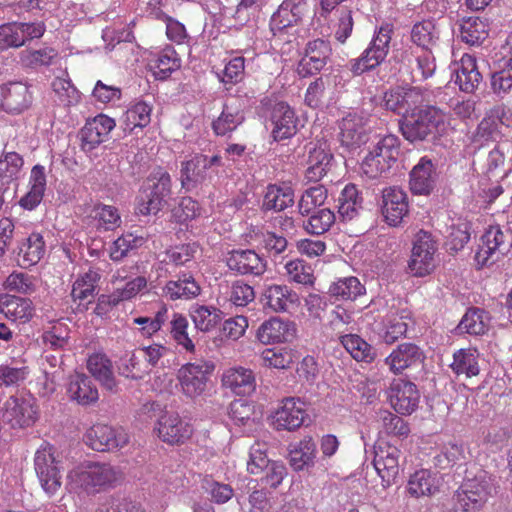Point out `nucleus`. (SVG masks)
Masks as SVG:
<instances>
[{"label":"nucleus","mask_w":512,"mask_h":512,"mask_svg":"<svg viewBox=\"0 0 512 512\" xmlns=\"http://www.w3.org/2000/svg\"><path fill=\"white\" fill-rule=\"evenodd\" d=\"M146 239L143 236L133 233H125L118 237L110 247V258L115 261H121L131 250L143 246Z\"/></svg>","instance_id":"obj_56"},{"label":"nucleus","mask_w":512,"mask_h":512,"mask_svg":"<svg viewBox=\"0 0 512 512\" xmlns=\"http://www.w3.org/2000/svg\"><path fill=\"white\" fill-rule=\"evenodd\" d=\"M493 488L492 477L480 470L473 478L466 477L455 491L454 499L464 512L479 511L488 501Z\"/></svg>","instance_id":"obj_5"},{"label":"nucleus","mask_w":512,"mask_h":512,"mask_svg":"<svg viewBox=\"0 0 512 512\" xmlns=\"http://www.w3.org/2000/svg\"><path fill=\"white\" fill-rule=\"evenodd\" d=\"M152 106L142 100L131 104L122 116L125 131L132 132L135 128H144L151 121Z\"/></svg>","instance_id":"obj_47"},{"label":"nucleus","mask_w":512,"mask_h":512,"mask_svg":"<svg viewBox=\"0 0 512 512\" xmlns=\"http://www.w3.org/2000/svg\"><path fill=\"white\" fill-rule=\"evenodd\" d=\"M191 318L198 330L208 332L221 321V311L212 306L200 305L191 310Z\"/></svg>","instance_id":"obj_54"},{"label":"nucleus","mask_w":512,"mask_h":512,"mask_svg":"<svg viewBox=\"0 0 512 512\" xmlns=\"http://www.w3.org/2000/svg\"><path fill=\"white\" fill-rule=\"evenodd\" d=\"M440 38L439 30L433 20L416 22L411 29V41L423 50H430Z\"/></svg>","instance_id":"obj_48"},{"label":"nucleus","mask_w":512,"mask_h":512,"mask_svg":"<svg viewBox=\"0 0 512 512\" xmlns=\"http://www.w3.org/2000/svg\"><path fill=\"white\" fill-rule=\"evenodd\" d=\"M218 174V170H212L208 166L207 156L197 154L192 159L183 162L181 168L182 182H203Z\"/></svg>","instance_id":"obj_41"},{"label":"nucleus","mask_w":512,"mask_h":512,"mask_svg":"<svg viewBox=\"0 0 512 512\" xmlns=\"http://www.w3.org/2000/svg\"><path fill=\"white\" fill-rule=\"evenodd\" d=\"M158 437L169 445H182L193 435V426L177 413H164L155 427Z\"/></svg>","instance_id":"obj_14"},{"label":"nucleus","mask_w":512,"mask_h":512,"mask_svg":"<svg viewBox=\"0 0 512 512\" xmlns=\"http://www.w3.org/2000/svg\"><path fill=\"white\" fill-rule=\"evenodd\" d=\"M434 165L427 157H422L410 172V189L414 194H429L434 185Z\"/></svg>","instance_id":"obj_37"},{"label":"nucleus","mask_w":512,"mask_h":512,"mask_svg":"<svg viewBox=\"0 0 512 512\" xmlns=\"http://www.w3.org/2000/svg\"><path fill=\"white\" fill-rule=\"evenodd\" d=\"M329 292L332 296L340 300H355L365 292L364 286L356 277L341 278L333 283Z\"/></svg>","instance_id":"obj_55"},{"label":"nucleus","mask_w":512,"mask_h":512,"mask_svg":"<svg viewBox=\"0 0 512 512\" xmlns=\"http://www.w3.org/2000/svg\"><path fill=\"white\" fill-rule=\"evenodd\" d=\"M87 369L105 389L116 392L117 382L114 377L112 362L106 354L96 352L90 355L87 360Z\"/></svg>","instance_id":"obj_34"},{"label":"nucleus","mask_w":512,"mask_h":512,"mask_svg":"<svg viewBox=\"0 0 512 512\" xmlns=\"http://www.w3.org/2000/svg\"><path fill=\"white\" fill-rule=\"evenodd\" d=\"M271 135L275 141L293 137L298 131L299 119L294 109L286 102H277L271 109Z\"/></svg>","instance_id":"obj_20"},{"label":"nucleus","mask_w":512,"mask_h":512,"mask_svg":"<svg viewBox=\"0 0 512 512\" xmlns=\"http://www.w3.org/2000/svg\"><path fill=\"white\" fill-rule=\"evenodd\" d=\"M425 358L424 351L418 345L412 342H403L391 351L384 362L392 374L400 375L408 369L423 364Z\"/></svg>","instance_id":"obj_16"},{"label":"nucleus","mask_w":512,"mask_h":512,"mask_svg":"<svg viewBox=\"0 0 512 512\" xmlns=\"http://www.w3.org/2000/svg\"><path fill=\"white\" fill-rule=\"evenodd\" d=\"M119 374L130 379H143L150 372L138 349L125 352L118 362Z\"/></svg>","instance_id":"obj_43"},{"label":"nucleus","mask_w":512,"mask_h":512,"mask_svg":"<svg viewBox=\"0 0 512 512\" xmlns=\"http://www.w3.org/2000/svg\"><path fill=\"white\" fill-rule=\"evenodd\" d=\"M93 217L98 220L99 228L106 231L114 230L121 224L118 209L111 205L96 204L93 208Z\"/></svg>","instance_id":"obj_62"},{"label":"nucleus","mask_w":512,"mask_h":512,"mask_svg":"<svg viewBox=\"0 0 512 512\" xmlns=\"http://www.w3.org/2000/svg\"><path fill=\"white\" fill-rule=\"evenodd\" d=\"M32 104L29 87L22 82H9L0 85V110L19 115Z\"/></svg>","instance_id":"obj_19"},{"label":"nucleus","mask_w":512,"mask_h":512,"mask_svg":"<svg viewBox=\"0 0 512 512\" xmlns=\"http://www.w3.org/2000/svg\"><path fill=\"white\" fill-rule=\"evenodd\" d=\"M37 415L36 399L30 394L10 396L4 403L3 419L12 428L33 425Z\"/></svg>","instance_id":"obj_10"},{"label":"nucleus","mask_w":512,"mask_h":512,"mask_svg":"<svg viewBox=\"0 0 512 512\" xmlns=\"http://www.w3.org/2000/svg\"><path fill=\"white\" fill-rule=\"evenodd\" d=\"M84 440L95 451H108L124 447L129 437L121 428L97 422L86 431Z\"/></svg>","instance_id":"obj_12"},{"label":"nucleus","mask_w":512,"mask_h":512,"mask_svg":"<svg viewBox=\"0 0 512 512\" xmlns=\"http://www.w3.org/2000/svg\"><path fill=\"white\" fill-rule=\"evenodd\" d=\"M446 121V113L438 107L417 104L402 117L399 128L407 141H423L430 135L443 132Z\"/></svg>","instance_id":"obj_1"},{"label":"nucleus","mask_w":512,"mask_h":512,"mask_svg":"<svg viewBox=\"0 0 512 512\" xmlns=\"http://www.w3.org/2000/svg\"><path fill=\"white\" fill-rule=\"evenodd\" d=\"M284 269L289 282L307 287L314 286L316 278L312 266L303 259L297 258L288 261Z\"/></svg>","instance_id":"obj_50"},{"label":"nucleus","mask_w":512,"mask_h":512,"mask_svg":"<svg viewBox=\"0 0 512 512\" xmlns=\"http://www.w3.org/2000/svg\"><path fill=\"white\" fill-rule=\"evenodd\" d=\"M490 327L488 313L480 308L469 309L462 317L459 328L471 335H484Z\"/></svg>","instance_id":"obj_49"},{"label":"nucleus","mask_w":512,"mask_h":512,"mask_svg":"<svg viewBox=\"0 0 512 512\" xmlns=\"http://www.w3.org/2000/svg\"><path fill=\"white\" fill-rule=\"evenodd\" d=\"M201 292L199 284L191 273H181L177 280H170L163 287V295L172 301L193 299Z\"/></svg>","instance_id":"obj_35"},{"label":"nucleus","mask_w":512,"mask_h":512,"mask_svg":"<svg viewBox=\"0 0 512 512\" xmlns=\"http://www.w3.org/2000/svg\"><path fill=\"white\" fill-rule=\"evenodd\" d=\"M222 384L237 395L250 394L256 388L253 371L242 366L226 369L222 374Z\"/></svg>","instance_id":"obj_31"},{"label":"nucleus","mask_w":512,"mask_h":512,"mask_svg":"<svg viewBox=\"0 0 512 512\" xmlns=\"http://www.w3.org/2000/svg\"><path fill=\"white\" fill-rule=\"evenodd\" d=\"M436 251L437 245L432 236L425 231H420L416 236L409 262V268L415 276L423 277L433 271Z\"/></svg>","instance_id":"obj_13"},{"label":"nucleus","mask_w":512,"mask_h":512,"mask_svg":"<svg viewBox=\"0 0 512 512\" xmlns=\"http://www.w3.org/2000/svg\"><path fill=\"white\" fill-rule=\"evenodd\" d=\"M366 122L364 117L349 113L340 122L341 144L349 149L359 147L366 141Z\"/></svg>","instance_id":"obj_29"},{"label":"nucleus","mask_w":512,"mask_h":512,"mask_svg":"<svg viewBox=\"0 0 512 512\" xmlns=\"http://www.w3.org/2000/svg\"><path fill=\"white\" fill-rule=\"evenodd\" d=\"M36 475L63 470L62 461L57 449L49 442H43L34 455Z\"/></svg>","instance_id":"obj_45"},{"label":"nucleus","mask_w":512,"mask_h":512,"mask_svg":"<svg viewBox=\"0 0 512 512\" xmlns=\"http://www.w3.org/2000/svg\"><path fill=\"white\" fill-rule=\"evenodd\" d=\"M382 215L390 226H398L409 213L407 193L398 187H388L382 191Z\"/></svg>","instance_id":"obj_21"},{"label":"nucleus","mask_w":512,"mask_h":512,"mask_svg":"<svg viewBox=\"0 0 512 512\" xmlns=\"http://www.w3.org/2000/svg\"><path fill=\"white\" fill-rule=\"evenodd\" d=\"M295 332V325L292 322L273 317L259 326L256 336L263 344H273L290 341Z\"/></svg>","instance_id":"obj_26"},{"label":"nucleus","mask_w":512,"mask_h":512,"mask_svg":"<svg viewBox=\"0 0 512 512\" xmlns=\"http://www.w3.org/2000/svg\"><path fill=\"white\" fill-rule=\"evenodd\" d=\"M67 393L71 400L82 406L92 405L99 399L97 387L90 377L83 373L70 376Z\"/></svg>","instance_id":"obj_30"},{"label":"nucleus","mask_w":512,"mask_h":512,"mask_svg":"<svg viewBox=\"0 0 512 512\" xmlns=\"http://www.w3.org/2000/svg\"><path fill=\"white\" fill-rule=\"evenodd\" d=\"M46 31L44 22H9L0 25V50L20 48L27 42L40 39Z\"/></svg>","instance_id":"obj_8"},{"label":"nucleus","mask_w":512,"mask_h":512,"mask_svg":"<svg viewBox=\"0 0 512 512\" xmlns=\"http://www.w3.org/2000/svg\"><path fill=\"white\" fill-rule=\"evenodd\" d=\"M464 459L465 452L463 446L455 442H448L434 456L433 463L436 468L445 470L460 465Z\"/></svg>","instance_id":"obj_52"},{"label":"nucleus","mask_w":512,"mask_h":512,"mask_svg":"<svg viewBox=\"0 0 512 512\" xmlns=\"http://www.w3.org/2000/svg\"><path fill=\"white\" fill-rule=\"evenodd\" d=\"M394 33V25L384 22L375 31L368 47L362 54L350 60V70L354 75H361L377 68L387 57L390 42Z\"/></svg>","instance_id":"obj_3"},{"label":"nucleus","mask_w":512,"mask_h":512,"mask_svg":"<svg viewBox=\"0 0 512 512\" xmlns=\"http://www.w3.org/2000/svg\"><path fill=\"white\" fill-rule=\"evenodd\" d=\"M327 196V189L323 185H316L306 189L298 202L299 213L303 216L309 215L313 210L325 203Z\"/></svg>","instance_id":"obj_58"},{"label":"nucleus","mask_w":512,"mask_h":512,"mask_svg":"<svg viewBox=\"0 0 512 512\" xmlns=\"http://www.w3.org/2000/svg\"><path fill=\"white\" fill-rule=\"evenodd\" d=\"M511 246L510 236L499 225L490 226L482 236V243L475 254L478 267L494 263L508 253Z\"/></svg>","instance_id":"obj_9"},{"label":"nucleus","mask_w":512,"mask_h":512,"mask_svg":"<svg viewBox=\"0 0 512 512\" xmlns=\"http://www.w3.org/2000/svg\"><path fill=\"white\" fill-rule=\"evenodd\" d=\"M441 478L429 469H420L410 475L407 492L411 497H431L440 491Z\"/></svg>","instance_id":"obj_28"},{"label":"nucleus","mask_w":512,"mask_h":512,"mask_svg":"<svg viewBox=\"0 0 512 512\" xmlns=\"http://www.w3.org/2000/svg\"><path fill=\"white\" fill-rule=\"evenodd\" d=\"M58 51L52 47H44L37 50L25 49L19 54V59L24 67L36 68L50 66L58 58Z\"/></svg>","instance_id":"obj_53"},{"label":"nucleus","mask_w":512,"mask_h":512,"mask_svg":"<svg viewBox=\"0 0 512 512\" xmlns=\"http://www.w3.org/2000/svg\"><path fill=\"white\" fill-rule=\"evenodd\" d=\"M225 263L239 275L260 276L266 271V261L254 250L235 249L227 253Z\"/></svg>","instance_id":"obj_22"},{"label":"nucleus","mask_w":512,"mask_h":512,"mask_svg":"<svg viewBox=\"0 0 512 512\" xmlns=\"http://www.w3.org/2000/svg\"><path fill=\"white\" fill-rule=\"evenodd\" d=\"M52 89L64 106L74 105L80 99L78 90L68 78L56 77L52 82Z\"/></svg>","instance_id":"obj_61"},{"label":"nucleus","mask_w":512,"mask_h":512,"mask_svg":"<svg viewBox=\"0 0 512 512\" xmlns=\"http://www.w3.org/2000/svg\"><path fill=\"white\" fill-rule=\"evenodd\" d=\"M423 101L422 94L415 88L391 89L384 93L383 102L386 109L403 116L411 111L417 104Z\"/></svg>","instance_id":"obj_27"},{"label":"nucleus","mask_w":512,"mask_h":512,"mask_svg":"<svg viewBox=\"0 0 512 512\" xmlns=\"http://www.w3.org/2000/svg\"><path fill=\"white\" fill-rule=\"evenodd\" d=\"M489 35L487 19L480 17L463 18L460 25V36L463 42L471 46L481 45Z\"/></svg>","instance_id":"obj_42"},{"label":"nucleus","mask_w":512,"mask_h":512,"mask_svg":"<svg viewBox=\"0 0 512 512\" xmlns=\"http://www.w3.org/2000/svg\"><path fill=\"white\" fill-rule=\"evenodd\" d=\"M307 417L305 403L299 398L288 397L275 411L273 425L277 430L294 431L303 425Z\"/></svg>","instance_id":"obj_18"},{"label":"nucleus","mask_w":512,"mask_h":512,"mask_svg":"<svg viewBox=\"0 0 512 512\" xmlns=\"http://www.w3.org/2000/svg\"><path fill=\"white\" fill-rule=\"evenodd\" d=\"M179 66L180 60L175 50L172 48L162 50L156 55L154 60L155 74L161 79L168 77L173 71L178 69Z\"/></svg>","instance_id":"obj_63"},{"label":"nucleus","mask_w":512,"mask_h":512,"mask_svg":"<svg viewBox=\"0 0 512 512\" xmlns=\"http://www.w3.org/2000/svg\"><path fill=\"white\" fill-rule=\"evenodd\" d=\"M363 198L357 186L347 184L338 197V214L342 221H351L359 215Z\"/></svg>","instance_id":"obj_39"},{"label":"nucleus","mask_w":512,"mask_h":512,"mask_svg":"<svg viewBox=\"0 0 512 512\" xmlns=\"http://www.w3.org/2000/svg\"><path fill=\"white\" fill-rule=\"evenodd\" d=\"M115 125V120L104 114H99L87 121L80 132L82 150L85 152L94 150L108 138Z\"/></svg>","instance_id":"obj_24"},{"label":"nucleus","mask_w":512,"mask_h":512,"mask_svg":"<svg viewBox=\"0 0 512 512\" xmlns=\"http://www.w3.org/2000/svg\"><path fill=\"white\" fill-rule=\"evenodd\" d=\"M244 120L238 110H232L225 106L219 117L213 121L212 129L218 136H225L234 131Z\"/></svg>","instance_id":"obj_60"},{"label":"nucleus","mask_w":512,"mask_h":512,"mask_svg":"<svg viewBox=\"0 0 512 512\" xmlns=\"http://www.w3.org/2000/svg\"><path fill=\"white\" fill-rule=\"evenodd\" d=\"M400 450L387 441L379 440L374 445L373 466L382 480L383 487H389L399 474Z\"/></svg>","instance_id":"obj_11"},{"label":"nucleus","mask_w":512,"mask_h":512,"mask_svg":"<svg viewBox=\"0 0 512 512\" xmlns=\"http://www.w3.org/2000/svg\"><path fill=\"white\" fill-rule=\"evenodd\" d=\"M332 160L333 154L328 149L314 147L309 151L305 178L309 182L320 181L329 171Z\"/></svg>","instance_id":"obj_40"},{"label":"nucleus","mask_w":512,"mask_h":512,"mask_svg":"<svg viewBox=\"0 0 512 512\" xmlns=\"http://www.w3.org/2000/svg\"><path fill=\"white\" fill-rule=\"evenodd\" d=\"M171 195V177L162 168L155 169L146 179L138 203L142 215L157 214Z\"/></svg>","instance_id":"obj_6"},{"label":"nucleus","mask_w":512,"mask_h":512,"mask_svg":"<svg viewBox=\"0 0 512 512\" xmlns=\"http://www.w3.org/2000/svg\"><path fill=\"white\" fill-rule=\"evenodd\" d=\"M491 86L496 93L507 92L512 88V58H503L500 70L494 72Z\"/></svg>","instance_id":"obj_64"},{"label":"nucleus","mask_w":512,"mask_h":512,"mask_svg":"<svg viewBox=\"0 0 512 512\" xmlns=\"http://www.w3.org/2000/svg\"><path fill=\"white\" fill-rule=\"evenodd\" d=\"M214 364L209 361H196L182 365L177 371V380L182 393L191 399L201 396L207 386Z\"/></svg>","instance_id":"obj_7"},{"label":"nucleus","mask_w":512,"mask_h":512,"mask_svg":"<svg viewBox=\"0 0 512 512\" xmlns=\"http://www.w3.org/2000/svg\"><path fill=\"white\" fill-rule=\"evenodd\" d=\"M316 455V445L311 437L302 439L289 453L291 467L302 470L304 467L313 464Z\"/></svg>","instance_id":"obj_51"},{"label":"nucleus","mask_w":512,"mask_h":512,"mask_svg":"<svg viewBox=\"0 0 512 512\" xmlns=\"http://www.w3.org/2000/svg\"><path fill=\"white\" fill-rule=\"evenodd\" d=\"M100 280V274L89 269L75 280L72 286L71 297L74 303H78V306H83L93 302L96 295L97 283Z\"/></svg>","instance_id":"obj_36"},{"label":"nucleus","mask_w":512,"mask_h":512,"mask_svg":"<svg viewBox=\"0 0 512 512\" xmlns=\"http://www.w3.org/2000/svg\"><path fill=\"white\" fill-rule=\"evenodd\" d=\"M399 151L400 141L397 136L388 134L381 137L362 160V173L369 179L381 177L397 161Z\"/></svg>","instance_id":"obj_4"},{"label":"nucleus","mask_w":512,"mask_h":512,"mask_svg":"<svg viewBox=\"0 0 512 512\" xmlns=\"http://www.w3.org/2000/svg\"><path fill=\"white\" fill-rule=\"evenodd\" d=\"M73 489L87 495H95L115 487L122 479L117 467L105 462H88L68 474Z\"/></svg>","instance_id":"obj_2"},{"label":"nucleus","mask_w":512,"mask_h":512,"mask_svg":"<svg viewBox=\"0 0 512 512\" xmlns=\"http://www.w3.org/2000/svg\"><path fill=\"white\" fill-rule=\"evenodd\" d=\"M0 314L12 322L25 324L33 318L35 306L29 298L0 294Z\"/></svg>","instance_id":"obj_25"},{"label":"nucleus","mask_w":512,"mask_h":512,"mask_svg":"<svg viewBox=\"0 0 512 512\" xmlns=\"http://www.w3.org/2000/svg\"><path fill=\"white\" fill-rule=\"evenodd\" d=\"M389 399L396 412L412 414L418 407L420 393L417 386L405 379H394L389 388Z\"/></svg>","instance_id":"obj_17"},{"label":"nucleus","mask_w":512,"mask_h":512,"mask_svg":"<svg viewBox=\"0 0 512 512\" xmlns=\"http://www.w3.org/2000/svg\"><path fill=\"white\" fill-rule=\"evenodd\" d=\"M24 160L22 156L16 152H6L0 158V177L2 185L11 183L18 179Z\"/></svg>","instance_id":"obj_59"},{"label":"nucleus","mask_w":512,"mask_h":512,"mask_svg":"<svg viewBox=\"0 0 512 512\" xmlns=\"http://www.w3.org/2000/svg\"><path fill=\"white\" fill-rule=\"evenodd\" d=\"M339 341L357 362L372 363L376 359V349L357 334L346 333L340 335Z\"/></svg>","instance_id":"obj_38"},{"label":"nucleus","mask_w":512,"mask_h":512,"mask_svg":"<svg viewBox=\"0 0 512 512\" xmlns=\"http://www.w3.org/2000/svg\"><path fill=\"white\" fill-rule=\"evenodd\" d=\"M455 82L466 93H472L478 88L482 82V74L473 55L465 53L461 57Z\"/></svg>","instance_id":"obj_33"},{"label":"nucleus","mask_w":512,"mask_h":512,"mask_svg":"<svg viewBox=\"0 0 512 512\" xmlns=\"http://www.w3.org/2000/svg\"><path fill=\"white\" fill-rule=\"evenodd\" d=\"M336 221L335 213L329 208L315 211L304 224V229L313 235H322L330 230Z\"/></svg>","instance_id":"obj_57"},{"label":"nucleus","mask_w":512,"mask_h":512,"mask_svg":"<svg viewBox=\"0 0 512 512\" xmlns=\"http://www.w3.org/2000/svg\"><path fill=\"white\" fill-rule=\"evenodd\" d=\"M294 204V191L288 186L268 185L262 207L264 210L283 211Z\"/></svg>","instance_id":"obj_46"},{"label":"nucleus","mask_w":512,"mask_h":512,"mask_svg":"<svg viewBox=\"0 0 512 512\" xmlns=\"http://www.w3.org/2000/svg\"><path fill=\"white\" fill-rule=\"evenodd\" d=\"M332 54V47L328 40L314 39L305 47V53L297 66L301 77H308L320 72L328 63Z\"/></svg>","instance_id":"obj_15"},{"label":"nucleus","mask_w":512,"mask_h":512,"mask_svg":"<svg viewBox=\"0 0 512 512\" xmlns=\"http://www.w3.org/2000/svg\"><path fill=\"white\" fill-rule=\"evenodd\" d=\"M45 248L43 236L40 233H31L17 246L18 265L23 268L36 265L44 256Z\"/></svg>","instance_id":"obj_32"},{"label":"nucleus","mask_w":512,"mask_h":512,"mask_svg":"<svg viewBox=\"0 0 512 512\" xmlns=\"http://www.w3.org/2000/svg\"><path fill=\"white\" fill-rule=\"evenodd\" d=\"M261 301L265 308L276 313L289 312L300 305L299 295L287 285H267Z\"/></svg>","instance_id":"obj_23"},{"label":"nucleus","mask_w":512,"mask_h":512,"mask_svg":"<svg viewBox=\"0 0 512 512\" xmlns=\"http://www.w3.org/2000/svg\"><path fill=\"white\" fill-rule=\"evenodd\" d=\"M478 357V351L474 348L459 349L454 352L450 367L457 376L464 375L467 378L477 376L480 372Z\"/></svg>","instance_id":"obj_44"}]
</instances>
